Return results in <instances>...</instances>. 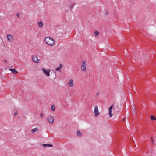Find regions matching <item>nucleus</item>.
Returning a JSON list of instances; mask_svg holds the SVG:
<instances>
[{
	"label": "nucleus",
	"instance_id": "f257e3e1",
	"mask_svg": "<svg viewBox=\"0 0 156 156\" xmlns=\"http://www.w3.org/2000/svg\"><path fill=\"white\" fill-rule=\"evenodd\" d=\"M44 41L46 44L51 46H53L55 43L54 39L48 37L45 38Z\"/></svg>",
	"mask_w": 156,
	"mask_h": 156
},
{
	"label": "nucleus",
	"instance_id": "f03ea898",
	"mask_svg": "<svg viewBox=\"0 0 156 156\" xmlns=\"http://www.w3.org/2000/svg\"><path fill=\"white\" fill-rule=\"evenodd\" d=\"M86 66L87 64L86 61H83L81 67V70L83 71L84 72L86 70Z\"/></svg>",
	"mask_w": 156,
	"mask_h": 156
},
{
	"label": "nucleus",
	"instance_id": "7ed1b4c3",
	"mask_svg": "<svg viewBox=\"0 0 156 156\" xmlns=\"http://www.w3.org/2000/svg\"><path fill=\"white\" fill-rule=\"evenodd\" d=\"M48 122L50 124H52L54 121V117L52 116L49 115L47 118Z\"/></svg>",
	"mask_w": 156,
	"mask_h": 156
},
{
	"label": "nucleus",
	"instance_id": "20e7f679",
	"mask_svg": "<svg viewBox=\"0 0 156 156\" xmlns=\"http://www.w3.org/2000/svg\"><path fill=\"white\" fill-rule=\"evenodd\" d=\"M94 108V112L95 113L94 116L95 117H97L100 114L98 110V107L97 106H95Z\"/></svg>",
	"mask_w": 156,
	"mask_h": 156
},
{
	"label": "nucleus",
	"instance_id": "39448f33",
	"mask_svg": "<svg viewBox=\"0 0 156 156\" xmlns=\"http://www.w3.org/2000/svg\"><path fill=\"white\" fill-rule=\"evenodd\" d=\"M7 37L8 41L9 42H12L14 41V39L12 36L9 34L7 35Z\"/></svg>",
	"mask_w": 156,
	"mask_h": 156
},
{
	"label": "nucleus",
	"instance_id": "423d86ee",
	"mask_svg": "<svg viewBox=\"0 0 156 156\" xmlns=\"http://www.w3.org/2000/svg\"><path fill=\"white\" fill-rule=\"evenodd\" d=\"M32 60L35 62L38 63L40 62V60L38 59L37 56L33 55L32 56Z\"/></svg>",
	"mask_w": 156,
	"mask_h": 156
},
{
	"label": "nucleus",
	"instance_id": "0eeeda50",
	"mask_svg": "<svg viewBox=\"0 0 156 156\" xmlns=\"http://www.w3.org/2000/svg\"><path fill=\"white\" fill-rule=\"evenodd\" d=\"M42 70L43 73L46 75L47 76H50L49 73L50 70L49 69L46 70L44 68H42Z\"/></svg>",
	"mask_w": 156,
	"mask_h": 156
},
{
	"label": "nucleus",
	"instance_id": "6e6552de",
	"mask_svg": "<svg viewBox=\"0 0 156 156\" xmlns=\"http://www.w3.org/2000/svg\"><path fill=\"white\" fill-rule=\"evenodd\" d=\"M68 86L70 87H73V80L71 79H70L68 82Z\"/></svg>",
	"mask_w": 156,
	"mask_h": 156
},
{
	"label": "nucleus",
	"instance_id": "1a4fd4ad",
	"mask_svg": "<svg viewBox=\"0 0 156 156\" xmlns=\"http://www.w3.org/2000/svg\"><path fill=\"white\" fill-rule=\"evenodd\" d=\"M113 105H112L109 108V114L110 115V117H112V114L111 112L112 111V109L113 108Z\"/></svg>",
	"mask_w": 156,
	"mask_h": 156
},
{
	"label": "nucleus",
	"instance_id": "9d476101",
	"mask_svg": "<svg viewBox=\"0 0 156 156\" xmlns=\"http://www.w3.org/2000/svg\"><path fill=\"white\" fill-rule=\"evenodd\" d=\"M43 146L44 147H53V145L51 144H43Z\"/></svg>",
	"mask_w": 156,
	"mask_h": 156
},
{
	"label": "nucleus",
	"instance_id": "9b49d317",
	"mask_svg": "<svg viewBox=\"0 0 156 156\" xmlns=\"http://www.w3.org/2000/svg\"><path fill=\"white\" fill-rule=\"evenodd\" d=\"M9 70H10L14 74H16L18 73L17 71L14 69H9Z\"/></svg>",
	"mask_w": 156,
	"mask_h": 156
},
{
	"label": "nucleus",
	"instance_id": "f8f14e48",
	"mask_svg": "<svg viewBox=\"0 0 156 156\" xmlns=\"http://www.w3.org/2000/svg\"><path fill=\"white\" fill-rule=\"evenodd\" d=\"M55 105L53 104L52 105V106L50 108V110L51 111L53 112L55 111Z\"/></svg>",
	"mask_w": 156,
	"mask_h": 156
},
{
	"label": "nucleus",
	"instance_id": "ddd939ff",
	"mask_svg": "<svg viewBox=\"0 0 156 156\" xmlns=\"http://www.w3.org/2000/svg\"><path fill=\"white\" fill-rule=\"evenodd\" d=\"M38 129L37 128H34L31 130V132L32 133H34V132L38 131Z\"/></svg>",
	"mask_w": 156,
	"mask_h": 156
},
{
	"label": "nucleus",
	"instance_id": "4468645a",
	"mask_svg": "<svg viewBox=\"0 0 156 156\" xmlns=\"http://www.w3.org/2000/svg\"><path fill=\"white\" fill-rule=\"evenodd\" d=\"M99 32L97 30H95L94 32V35L95 37L97 36V35L99 34Z\"/></svg>",
	"mask_w": 156,
	"mask_h": 156
},
{
	"label": "nucleus",
	"instance_id": "2eb2a0df",
	"mask_svg": "<svg viewBox=\"0 0 156 156\" xmlns=\"http://www.w3.org/2000/svg\"><path fill=\"white\" fill-rule=\"evenodd\" d=\"M76 134L77 136H82V133L80 131H77Z\"/></svg>",
	"mask_w": 156,
	"mask_h": 156
},
{
	"label": "nucleus",
	"instance_id": "dca6fc26",
	"mask_svg": "<svg viewBox=\"0 0 156 156\" xmlns=\"http://www.w3.org/2000/svg\"><path fill=\"white\" fill-rule=\"evenodd\" d=\"M150 118H151V119L152 120H156V118L153 116V115H151V117H150Z\"/></svg>",
	"mask_w": 156,
	"mask_h": 156
},
{
	"label": "nucleus",
	"instance_id": "f3484780",
	"mask_svg": "<svg viewBox=\"0 0 156 156\" xmlns=\"http://www.w3.org/2000/svg\"><path fill=\"white\" fill-rule=\"evenodd\" d=\"M38 26H39L40 27H41L42 26V25H43L41 21L39 22L38 23Z\"/></svg>",
	"mask_w": 156,
	"mask_h": 156
},
{
	"label": "nucleus",
	"instance_id": "a211bd4d",
	"mask_svg": "<svg viewBox=\"0 0 156 156\" xmlns=\"http://www.w3.org/2000/svg\"><path fill=\"white\" fill-rule=\"evenodd\" d=\"M60 69H61L59 68V67L56 68L55 69V70L56 71H58Z\"/></svg>",
	"mask_w": 156,
	"mask_h": 156
},
{
	"label": "nucleus",
	"instance_id": "6ab92c4d",
	"mask_svg": "<svg viewBox=\"0 0 156 156\" xmlns=\"http://www.w3.org/2000/svg\"><path fill=\"white\" fill-rule=\"evenodd\" d=\"M151 141H152V143L153 144L154 143V141L152 137H151Z\"/></svg>",
	"mask_w": 156,
	"mask_h": 156
},
{
	"label": "nucleus",
	"instance_id": "aec40b11",
	"mask_svg": "<svg viewBox=\"0 0 156 156\" xmlns=\"http://www.w3.org/2000/svg\"><path fill=\"white\" fill-rule=\"evenodd\" d=\"M74 5H72L70 6V8L71 9H73V8Z\"/></svg>",
	"mask_w": 156,
	"mask_h": 156
},
{
	"label": "nucleus",
	"instance_id": "412c9836",
	"mask_svg": "<svg viewBox=\"0 0 156 156\" xmlns=\"http://www.w3.org/2000/svg\"><path fill=\"white\" fill-rule=\"evenodd\" d=\"M17 113H18L17 112H15L14 113V115L15 116L16 115H17Z\"/></svg>",
	"mask_w": 156,
	"mask_h": 156
},
{
	"label": "nucleus",
	"instance_id": "4be33fe9",
	"mask_svg": "<svg viewBox=\"0 0 156 156\" xmlns=\"http://www.w3.org/2000/svg\"><path fill=\"white\" fill-rule=\"evenodd\" d=\"M62 65L61 64H60V66H59V68H60V69H61V68H62Z\"/></svg>",
	"mask_w": 156,
	"mask_h": 156
},
{
	"label": "nucleus",
	"instance_id": "5701e85b",
	"mask_svg": "<svg viewBox=\"0 0 156 156\" xmlns=\"http://www.w3.org/2000/svg\"><path fill=\"white\" fill-rule=\"evenodd\" d=\"M43 114L42 113H41L40 114V117L42 118L43 117Z\"/></svg>",
	"mask_w": 156,
	"mask_h": 156
},
{
	"label": "nucleus",
	"instance_id": "b1692460",
	"mask_svg": "<svg viewBox=\"0 0 156 156\" xmlns=\"http://www.w3.org/2000/svg\"><path fill=\"white\" fill-rule=\"evenodd\" d=\"M17 16L19 18V14L18 13L16 14Z\"/></svg>",
	"mask_w": 156,
	"mask_h": 156
},
{
	"label": "nucleus",
	"instance_id": "393cba45",
	"mask_svg": "<svg viewBox=\"0 0 156 156\" xmlns=\"http://www.w3.org/2000/svg\"><path fill=\"white\" fill-rule=\"evenodd\" d=\"M125 117H124V118H123V119L122 120V121H125Z\"/></svg>",
	"mask_w": 156,
	"mask_h": 156
},
{
	"label": "nucleus",
	"instance_id": "a878e982",
	"mask_svg": "<svg viewBox=\"0 0 156 156\" xmlns=\"http://www.w3.org/2000/svg\"><path fill=\"white\" fill-rule=\"evenodd\" d=\"M105 14L106 15H108V12H106L105 13Z\"/></svg>",
	"mask_w": 156,
	"mask_h": 156
},
{
	"label": "nucleus",
	"instance_id": "bb28decb",
	"mask_svg": "<svg viewBox=\"0 0 156 156\" xmlns=\"http://www.w3.org/2000/svg\"><path fill=\"white\" fill-rule=\"evenodd\" d=\"M98 94H99V93L98 92V93L97 94V95H98Z\"/></svg>",
	"mask_w": 156,
	"mask_h": 156
},
{
	"label": "nucleus",
	"instance_id": "cd10ccee",
	"mask_svg": "<svg viewBox=\"0 0 156 156\" xmlns=\"http://www.w3.org/2000/svg\"><path fill=\"white\" fill-rule=\"evenodd\" d=\"M7 62V61L6 60L5 61V62Z\"/></svg>",
	"mask_w": 156,
	"mask_h": 156
}]
</instances>
